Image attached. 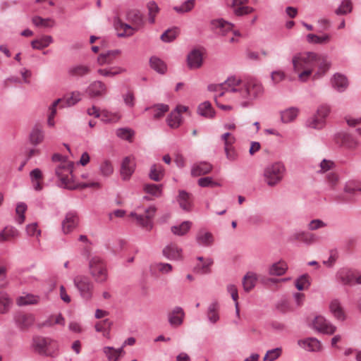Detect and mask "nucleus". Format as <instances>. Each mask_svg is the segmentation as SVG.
<instances>
[{"mask_svg": "<svg viewBox=\"0 0 361 361\" xmlns=\"http://www.w3.org/2000/svg\"><path fill=\"white\" fill-rule=\"evenodd\" d=\"M85 92L90 98H101L106 95L108 88L102 81L94 80L88 85Z\"/></svg>", "mask_w": 361, "mask_h": 361, "instance_id": "nucleus-9", "label": "nucleus"}, {"mask_svg": "<svg viewBox=\"0 0 361 361\" xmlns=\"http://www.w3.org/2000/svg\"><path fill=\"white\" fill-rule=\"evenodd\" d=\"M123 352V347L118 349H114L112 347H104V353L107 356L109 361H117Z\"/></svg>", "mask_w": 361, "mask_h": 361, "instance_id": "nucleus-51", "label": "nucleus"}, {"mask_svg": "<svg viewBox=\"0 0 361 361\" xmlns=\"http://www.w3.org/2000/svg\"><path fill=\"white\" fill-rule=\"evenodd\" d=\"M135 167L134 159L131 157H126L123 159L121 167V174L123 179L126 180L129 178L133 173Z\"/></svg>", "mask_w": 361, "mask_h": 361, "instance_id": "nucleus-16", "label": "nucleus"}, {"mask_svg": "<svg viewBox=\"0 0 361 361\" xmlns=\"http://www.w3.org/2000/svg\"><path fill=\"white\" fill-rule=\"evenodd\" d=\"M168 125L173 128H178L181 123V115L180 114L179 107L171 111L166 119Z\"/></svg>", "mask_w": 361, "mask_h": 361, "instance_id": "nucleus-33", "label": "nucleus"}, {"mask_svg": "<svg viewBox=\"0 0 361 361\" xmlns=\"http://www.w3.org/2000/svg\"><path fill=\"white\" fill-rule=\"evenodd\" d=\"M212 25L219 30V34L225 35L229 31H233V25L223 19H218L212 21Z\"/></svg>", "mask_w": 361, "mask_h": 361, "instance_id": "nucleus-30", "label": "nucleus"}, {"mask_svg": "<svg viewBox=\"0 0 361 361\" xmlns=\"http://www.w3.org/2000/svg\"><path fill=\"white\" fill-rule=\"evenodd\" d=\"M169 110V107L167 104H157L151 107H147L145 111H152L153 114V118L155 119L159 118L165 114Z\"/></svg>", "mask_w": 361, "mask_h": 361, "instance_id": "nucleus-31", "label": "nucleus"}, {"mask_svg": "<svg viewBox=\"0 0 361 361\" xmlns=\"http://www.w3.org/2000/svg\"><path fill=\"white\" fill-rule=\"evenodd\" d=\"M298 109L295 107L287 109L281 113V118L283 123H290L298 116Z\"/></svg>", "mask_w": 361, "mask_h": 361, "instance_id": "nucleus-42", "label": "nucleus"}, {"mask_svg": "<svg viewBox=\"0 0 361 361\" xmlns=\"http://www.w3.org/2000/svg\"><path fill=\"white\" fill-rule=\"evenodd\" d=\"M198 114L206 118H213L214 111L212 107V104L209 102H204L200 104L197 109Z\"/></svg>", "mask_w": 361, "mask_h": 361, "instance_id": "nucleus-40", "label": "nucleus"}, {"mask_svg": "<svg viewBox=\"0 0 361 361\" xmlns=\"http://www.w3.org/2000/svg\"><path fill=\"white\" fill-rule=\"evenodd\" d=\"M127 18L134 23L137 28L143 24V16L137 9L130 10L127 13Z\"/></svg>", "mask_w": 361, "mask_h": 361, "instance_id": "nucleus-35", "label": "nucleus"}, {"mask_svg": "<svg viewBox=\"0 0 361 361\" xmlns=\"http://www.w3.org/2000/svg\"><path fill=\"white\" fill-rule=\"evenodd\" d=\"M27 209V206L25 203H18L16 206V212L18 214V217L16 219L17 222L20 224H23L25 221L24 213Z\"/></svg>", "mask_w": 361, "mask_h": 361, "instance_id": "nucleus-63", "label": "nucleus"}, {"mask_svg": "<svg viewBox=\"0 0 361 361\" xmlns=\"http://www.w3.org/2000/svg\"><path fill=\"white\" fill-rule=\"evenodd\" d=\"M264 91L262 84L257 80H250L243 85L239 90L240 97L243 99L251 100L262 94Z\"/></svg>", "mask_w": 361, "mask_h": 361, "instance_id": "nucleus-7", "label": "nucleus"}, {"mask_svg": "<svg viewBox=\"0 0 361 361\" xmlns=\"http://www.w3.org/2000/svg\"><path fill=\"white\" fill-rule=\"evenodd\" d=\"M144 190L148 194L155 197H160L162 192V185L156 184H145Z\"/></svg>", "mask_w": 361, "mask_h": 361, "instance_id": "nucleus-54", "label": "nucleus"}, {"mask_svg": "<svg viewBox=\"0 0 361 361\" xmlns=\"http://www.w3.org/2000/svg\"><path fill=\"white\" fill-rule=\"evenodd\" d=\"M319 71L314 75L313 79L322 77L329 70L331 63L326 60V57L321 55V60L317 62Z\"/></svg>", "mask_w": 361, "mask_h": 361, "instance_id": "nucleus-39", "label": "nucleus"}, {"mask_svg": "<svg viewBox=\"0 0 361 361\" xmlns=\"http://www.w3.org/2000/svg\"><path fill=\"white\" fill-rule=\"evenodd\" d=\"M286 167L281 162L268 165L264 170V180L270 187L278 185L283 178Z\"/></svg>", "mask_w": 361, "mask_h": 361, "instance_id": "nucleus-4", "label": "nucleus"}, {"mask_svg": "<svg viewBox=\"0 0 361 361\" xmlns=\"http://www.w3.org/2000/svg\"><path fill=\"white\" fill-rule=\"evenodd\" d=\"M312 327L319 332L329 335L334 334L336 330V327L322 316H317L314 318Z\"/></svg>", "mask_w": 361, "mask_h": 361, "instance_id": "nucleus-10", "label": "nucleus"}, {"mask_svg": "<svg viewBox=\"0 0 361 361\" xmlns=\"http://www.w3.org/2000/svg\"><path fill=\"white\" fill-rule=\"evenodd\" d=\"M35 322L34 317L32 314L20 315L16 322L21 329H26L31 326Z\"/></svg>", "mask_w": 361, "mask_h": 361, "instance_id": "nucleus-41", "label": "nucleus"}, {"mask_svg": "<svg viewBox=\"0 0 361 361\" xmlns=\"http://www.w3.org/2000/svg\"><path fill=\"white\" fill-rule=\"evenodd\" d=\"M78 221L79 219L75 212H68L61 224L63 233H69L75 229L78 224Z\"/></svg>", "mask_w": 361, "mask_h": 361, "instance_id": "nucleus-11", "label": "nucleus"}, {"mask_svg": "<svg viewBox=\"0 0 361 361\" xmlns=\"http://www.w3.org/2000/svg\"><path fill=\"white\" fill-rule=\"evenodd\" d=\"M89 271L94 281L104 283L108 280V269L105 262L98 256L91 257L88 263Z\"/></svg>", "mask_w": 361, "mask_h": 361, "instance_id": "nucleus-3", "label": "nucleus"}, {"mask_svg": "<svg viewBox=\"0 0 361 361\" xmlns=\"http://www.w3.org/2000/svg\"><path fill=\"white\" fill-rule=\"evenodd\" d=\"M183 250L175 243H170L162 250L163 255L169 260H180L183 258Z\"/></svg>", "mask_w": 361, "mask_h": 361, "instance_id": "nucleus-13", "label": "nucleus"}, {"mask_svg": "<svg viewBox=\"0 0 361 361\" xmlns=\"http://www.w3.org/2000/svg\"><path fill=\"white\" fill-rule=\"evenodd\" d=\"M73 163L63 161L55 169V174L61 182V185L67 189L75 190L90 187H99V183L91 182L87 183L75 184L73 183Z\"/></svg>", "mask_w": 361, "mask_h": 361, "instance_id": "nucleus-1", "label": "nucleus"}, {"mask_svg": "<svg viewBox=\"0 0 361 361\" xmlns=\"http://www.w3.org/2000/svg\"><path fill=\"white\" fill-rule=\"evenodd\" d=\"M332 85L338 91L343 92L346 89L348 83L344 75L337 73L334 75Z\"/></svg>", "mask_w": 361, "mask_h": 361, "instance_id": "nucleus-32", "label": "nucleus"}, {"mask_svg": "<svg viewBox=\"0 0 361 361\" xmlns=\"http://www.w3.org/2000/svg\"><path fill=\"white\" fill-rule=\"evenodd\" d=\"M213 260L211 258L206 259L202 265H197L195 267V271L200 274H207L210 271L209 267L213 264Z\"/></svg>", "mask_w": 361, "mask_h": 361, "instance_id": "nucleus-59", "label": "nucleus"}, {"mask_svg": "<svg viewBox=\"0 0 361 361\" xmlns=\"http://www.w3.org/2000/svg\"><path fill=\"white\" fill-rule=\"evenodd\" d=\"M292 238L295 240H298L308 245L315 243L317 240L314 234L307 231L296 232L293 235Z\"/></svg>", "mask_w": 361, "mask_h": 361, "instance_id": "nucleus-24", "label": "nucleus"}, {"mask_svg": "<svg viewBox=\"0 0 361 361\" xmlns=\"http://www.w3.org/2000/svg\"><path fill=\"white\" fill-rule=\"evenodd\" d=\"M35 350L42 355L54 357L57 350L56 343L51 338L37 336L33 338Z\"/></svg>", "mask_w": 361, "mask_h": 361, "instance_id": "nucleus-5", "label": "nucleus"}, {"mask_svg": "<svg viewBox=\"0 0 361 361\" xmlns=\"http://www.w3.org/2000/svg\"><path fill=\"white\" fill-rule=\"evenodd\" d=\"M295 287L299 290H302L309 287L310 283L307 274H303L296 279L295 282Z\"/></svg>", "mask_w": 361, "mask_h": 361, "instance_id": "nucleus-58", "label": "nucleus"}, {"mask_svg": "<svg viewBox=\"0 0 361 361\" xmlns=\"http://www.w3.org/2000/svg\"><path fill=\"white\" fill-rule=\"evenodd\" d=\"M126 69L121 67H111L109 68H99L97 72L99 75L113 78L124 73Z\"/></svg>", "mask_w": 361, "mask_h": 361, "instance_id": "nucleus-36", "label": "nucleus"}, {"mask_svg": "<svg viewBox=\"0 0 361 361\" xmlns=\"http://www.w3.org/2000/svg\"><path fill=\"white\" fill-rule=\"evenodd\" d=\"M329 309L334 317L340 321H343L345 319V315L343 309L338 300H333L329 305Z\"/></svg>", "mask_w": 361, "mask_h": 361, "instance_id": "nucleus-22", "label": "nucleus"}, {"mask_svg": "<svg viewBox=\"0 0 361 361\" xmlns=\"http://www.w3.org/2000/svg\"><path fill=\"white\" fill-rule=\"evenodd\" d=\"M257 276L255 273L249 271L243 279V288L246 292L250 291L256 285Z\"/></svg>", "mask_w": 361, "mask_h": 361, "instance_id": "nucleus-28", "label": "nucleus"}, {"mask_svg": "<svg viewBox=\"0 0 361 361\" xmlns=\"http://www.w3.org/2000/svg\"><path fill=\"white\" fill-rule=\"evenodd\" d=\"M38 302L39 297L32 294H27L25 295L19 296L16 300V304L18 306L35 305L38 303Z\"/></svg>", "mask_w": 361, "mask_h": 361, "instance_id": "nucleus-38", "label": "nucleus"}, {"mask_svg": "<svg viewBox=\"0 0 361 361\" xmlns=\"http://www.w3.org/2000/svg\"><path fill=\"white\" fill-rule=\"evenodd\" d=\"M116 135L118 137L131 142L135 135V131L129 128H120L116 130Z\"/></svg>", "mask_w": 361, "mask_h": 361, "instance_id": "nucleus-47", "label": "nucleus"}, {"mask_svg": "<svg viewBox=\"0 0 361 361\" xmlns=\"http://www.w3.org/2000/svg\"><path fill=\"white\" fill-rule=\"evenodd\" d=\"M147 8L148 10L149 22L151 24L155 23V17L159 12V7L154 1H150L147 4Z\"/></svg>", "mask_w": 361, "mask_h": 361, "instance_id": "nucleus-50", "label": "nucleus"}, {"mask_svg": "<svg viewBox=\"0 0 361 361\" xmlns=\"http://www.w3.org/2000/svg\"><path fill=\"white\" fill-rule=\"evenodd\" d=\"M203 59L200 51L194 49L189 53L187 57V63L189 68L197 69L202 65Z\"/></svg>", "mask_w": 361, "mask_h": 361, "instance_id": "nucleus-18", "label": "nucleus"}, {"mask_svg": "<svg viewBox=\"0 0 361 361\" xmlns=\"http://www.w3.org/2000/svg\"><path fill=\"white\" fill-rule=\"evenodd\" d=\"M32 23L37 27H52L55 25V21L51 18H42L40 16H34L32 19Z\"/></svg>", "mask_w": 361, "mask_h": 361, "instance_id": "nucleus-48", "label": "nucleus"}, {"mask_svg": "<svg viewBox=\"0 0 361 361\" xmlns=\"http://www.w3.org/2000/svg\"><path fill=\"white\" fill-rule=\"evenodd\" d=\"M287 269V264L284 261H279L270 266L269 268V274L281 276L286 272Z\"/></svg>", "mask_w": 361, "mask_h": 361, "instance_id": "nucleus-26", "label": "nucleus"}, {"mask_svg": "<svg viewBox=\"0 0 361 361\" xmlns=\"http://www.w3.org/2000/svg\"><path fill=\"white\" fill-rule=\"evenodd\" d=\"M149 176L154 181H160L164 177V169L161 165L154 164L151 166Z\"/></svg>", "mask_w": 361, "mask_h": 361, "instance_id": "nucleus-49", "label": "nucleus"}, {"mask_svg": "<svg viewBox=\"0 0 361 361\" xmlns=\"http://www.w3.org/2000/svg\"><path fill=\"white\" fill-rule=\"evenodd\" d=\"M73 283L83 299L90 300L92 298L94 283L88 276L78 275L74 278Z\"/></svg>", "mask_w": 361, "mask_h": 361, "instance_id": "nucleus-6", "label": "nucleus"}, {"mask_svg": "<svg viewBox=\"0 0 361 361\" xmlns=\"http://www.w3.org/2000/svg\"><path fill=\"white\" fill-rule=\"evenodd\" d=\"M197 183H198V185L202 188H207V187L214 188L216 186H219V184L218 183L214 181L213 178L212 177H209V176L200 178L198 180Z\"/></svg>", "mask_w": 361, "mask_h": 361, "instance_id": "nucleus-62", "label": "nucleus"}, {"mask_svg": "<svg viewBox=\"0 0 361 361\" xmlns=\"http://www.w3.org/2000/svg\"><path fill=\"white\" fill-rule=\"evenodd\" d=\"M196 241L200 245L207 247L213 243L214 237L210 232L201 230L196 235Z\"/></svg>", "mask_w": 361, "mask_h": 361, "instance_id": "nucleus-25", "label": "nucleus"}, {"mask_svg": "<svg viewBox=\"0 0 361 361\" xmlns=\"http://www.w3.org/2000/svg\"><path fill=\"white\" fill-rule=\"evenodd\" d=\"M321 60V55L309 51L305 53H299L293 56L292 63L293 71L295 73L300 72L302 69L314 70L317 65V62Z\"/></svg>", "mask_w": 361, "mask_h": 361, "instance_id": "nucleus-2", "label": "nucleus"}, {"mask_svg": "<svg viewBox=\"0 0 361 361\" xmlns=\"http://www.w3.org/2000/svg\"><path fill=\"white\" fill-rule=\"evenodd\" d=\"M90 66L84 64H75L67 70L68 76L71 78H82L90 74Z\"/></svg>", "mask_w": 361, "mask_h": 361, "instance_id": "nucleus-14", "label": "nucleus"}, {"mask_svg": "<svg viewBox=\"0 0 361 361\" xmlns=\"http://www.w3.org/2000/svg\"><path fill=\"white\" fill-rule=\"evenodd\" d=\"M177 200L180 204V207L183 210L189 211L190 209V195L189 193L185 190H180Z\"/></svg>", "mask_w": 361, "mask_h": 361, "instance_id": "nucleus-37", "label": "nucleus"}, {"mask_svg": "<svg viewBox=\"0 0 361 361\" xmlns=\"http://www.w3.org/2000/svg\"><path fill=\"white\" fill-rule=\"evenodd\" d=\"M298 345L309 352H317L322 348L321 343L316 338H307L305 339L299 340Z\"/></svg>", "mask_w": 361, "mask_h": 361, "instance_id": "nucleus-17", "label": "nucleus"}, {"mask_svg": "<svg viewBox=\"0 0 361 361\" xmlns=\"http://www.w3.org/2000/svg\"><path fill=\"white\" fill-rule=\"evenodd\" d=\"M178 35V30L176 27L168 29L161 35V39L164 42H171L176 38Z\"/></svg>", "mask_w": 361, "mask_h": 361, "instance_id": "nucleus-56", "label": "nucleus"}, {"mask_svg": "<svg viewBox=\"0 0 361 361\" xmlns=\"http://www.w3.org/2000/svg\"><path fill=\"white\" fill-rule=\"evenodd\" d=\"M156 207H149V208L145 209V214H137L135 212H131L130 216L135 218L137 224L146 229L147 231H150L153 228V218L156 213Z\"/></svg>", "mask_w": 361, "mask_h": 361, "instance_id": "nucleus-8", "label": "nucleus"}, {"mask_svg": "<svg viewBox=\"0 0 361 361\" xmlns=\"http://www.w3.org/2000/svg\"><path fill=\"white\" fill-rule=\"evenodd\" d=\"M192 223L189 221H183L178 226H173L171 228V232L176 235H184L190 229Z\"/></svg>", "mask_w": 361, "mask_h": 361, "instance_id": "nucleus-45", "label": "nucleus"}, {"mask_svg": "<svg viewBox=\"0 0 361 361\" xmlns=\"http://www.w3.org/2000/svg\"><path fill=\"white\" fill-rule=\"evenodd\" d=\"M219 305L218 302L214 301L212 302L208 307L207 316L208 320L212 323L215 324L219 320Z\"/></svg>", "mask_w": 361, "mask_h": 361, "instance_id": "nucleus-27", "label": "nucleus"}, {"mask_svg": "<svg viewBox=\"0 0 361 361\" xmlns=\"http://www.w3.org/2000/svg\"><path fill=\"white\" fill-rule=\"evenodd\" d=\"M307 42L310 44H324L328 43L331 39V36L325 34L322 36H318L314 34H308L306 37Z\"/></svg>", "mask_w": 361, "mask_h": 361, "instance_id": "nucleus-43", "label": "nucleus"}, {"mask_svg": "<svg viewBox=\"0 0 361 361\" xmlns=\"http://www.w3.org/2000/svg\"><path fill=\"white\" fill-rule=\"evenodd\" d=\"M338 280L344 285L353 286L357 283L358 276L351 269H343L338 273Z\"/></svg>", "mask_w": 361, "mask_h": 361, "instance_id": "nucleus-15", "label": "nucleus"}, {"mask_svg": "<svg viewBox=\"0 0 361 361\" xmlns=\"http://www.w3.org/2000/svg\"><path fill=\"white\" fill-rule=\"evenodd\" d=\"M185 317V312L182 307H175L168 314V321L170 325L173 327H178L180 326Z\"/></svg>", "mask_w": 361, "mask_h": 361, "instance_id": "nucleus-12", "label": "nucleus"}, {"mask_svg": "<svg viewBox=\"0 0 361 361\" xmlns=\"http://www.w3.org/2000/svg\"><path fill=\"white\" fill-rule=\"evenodd\" d=\"M195 0H187L180 6H175L173 9L178 13H185L191 11L195 6Z\"/></svg>", "mask_w": 361, "mask_h": 361, "instance_id": "nucleus-60", "label": "nucleus"}, {"mask_svg": "<svg viewBox=\"0 0 361 361\" xmlns=\"http://www.w3.org/2000/svg\"><path fill=\"white\" fill-rule=\"evenodd\" d=\"M227 290L231 294L232 299L235 302V312L236 314L239 316V308H238V293L237 287L233 284H229L227 286Z\"/></svg>", "mask_w": 361, "mask_h": 361, "instance_id": "nucleus-61", "label": "nucleus"}, {"mask_svg": "<svg viewBox=\"0 0 361 361\" xmlns=\"http://www.w3.org/2000/svg\"><path fill=\"white\" fill-rule=\"evenodd\" d=\"M353 4L350 0H343L339 7L336 9L335 13L338 16L346 15L352 11Z\"/></svg>", "mask_w": 361, "mask_h": 361, "instance_id": "nucleus-52", "label": "nucleus"}, {"mask_svg": "<svg viewBox=\"0 0 361 361\" xmlns=\"http://www.w3.org/2000/svg\"><path fill=\"white\" fill-rule=\"evenodd\" d=\"M213 166L208 162H200L192 166L191 175L192 176H200L209 173L212 171Z\"/></svg>", "mask_w": 361, "mask_h": 361, "instance_id": "nucleus-21", "label": "nucleus"}, {"mask_svg": "<svg viewBox=\"0 0 361 361\" xmlns=\"http://www.w3.org/2000/svg\"><path fill=\"white\" fill-rule=\"evenodd\" d=\"M246 0H232L231 6L233 8V13L241 16L250 13L253 11V8L250 6H244Z\"/></svg>", "mask_w": 361, "mask_h": 361, "instance_id": "nucleus-20", "label": "nucleus"}, {"mask_svg": "<svg viewBox=\"0 0 361 361\" xmlns=\"http://www.w3.org/2000/svg\"><path fill=\"white\" fill-rule=\"evenodd\" d=\"M64 102L67 106H71L81 100V93L78 91L73 92L70 95L63 98Z\"/></svg>", "mask_w": 361, "mask_h": 361, "instance_id": "nucleus-55", "label": "nucleus"}, {"mask_svg": "<svg viewBox=\"0 0 361 361\" xmlns=\"http://www.w3.org/2000/svg\"><path fill=\"white\" fill-rule=\"evenodd\" d=\"M12 305V300L7 293H0V314H6Z\"/></svg>", "mask_w": 361, "mask_h": 361, "instance_id": "nucleus-46", "label": "nucleus"}, {"mask_svg": "<svg viewBox=\"0 0 361 361\" xmlns=\"http://www.w3.org/2000/svg\"><path fill=\"white\" fill-rule=\"evenodd\" d=\"M52 42V37L49 35H46L39 39L32 41L31 45L33 49L40 50L48 47Z\"/></svg>", "mask_w": 361, "mask_h": 361, "instance_id": "nucleus-44", "label": "nucleus"}, {"mask_svg": "<svg viewBox=\"0 0 361 361\" xmlns=\"http://www.w3.org/2000/svg\"><path fill=\"white\" fill-rule=\"evenodd\" d=\"M30 142L33 145H37L42 143L44 139V132L40 124H35L32 128L30 136Z\"/></svg>", "mask_w": 361, "mask_h": 361, "instance_id": "nucleus-19", "label": "nucleus"}, {"mask_svg": "<svg viewBox=\"0 0 361 361\" xmlns=\"http://www.w3.org/2000/svg\"><path fill=\"white\" fill-rule=\"evenodd\" d=\"M99 169L101 173L104 176H110L114 171L112 164L108 160H105L101 164Z\"/></svg>", "mask_w": 361, "mask_h": 361, "instance_id": "nucleus-64", "label": "nucleus"}, {"mask_svg": "<svg viewBox=\"0 0 361 361\" xmlns=\"http://www.w3.org/2000/svg\"><path fill=\"white\" fill-rule=\"evenodd\" d=\"M281 348H276L271 350H269L264 355L263 360L264 361H274L281 356Z\"/></svg>", "mask_w": 361, "mask_h": 361, "instance_id": "nucleus-57", "label": "nucleus"}, {"mask_svg": "<svg viewBox=\"0 0 361 361\" xmlns=\"http://www.w3.org/2000/svg\"><path fill=\"white\" fill-rule=\"evenodd\" d=\"M18 235L19 232L15 227L7 226L0 233V243L16 238Z\"/></svg>", "mask_w": 361, "mask_h": 361, "instance_id": "nucleus-29", "label": "nucleus"}, {"mask_svg": "<svg viewBox=\"0 0 361 361\" xmlns=\"http://www.w3.org/2000/svg\"><path fill=\"white\" fill-rule=\"evenodd\" d=\"M224 84V89L226 92H238L243 87L241 80L235 77L228 78Z\"/></svg>", "mask_w": 361, "mask_h": 361, "instance_id": "nucleus-23", "label": "nucleus"}, {"mask_svg": "<svg viewBox=\"0 0 361 361\" xmlns=\"http://www.w3.org/2000/svg\"><path fill=\"white\" fill-rule=\"evenodd\" d=\"M306 125L313 129H322L325 126V120L314 115L307 121Z\"/></svg>", "mask_w": 361, "mask_h": 361, "instance_id": "nucleus-53", "label": "nucleus"}, {"mask_svg": "<svg viewBox=\"0 0 361 361\" xmlns=\"http://www.w3.org/2000/svg\"><path fill=\"white\" fill-rule=\"evenodd\" d=\"M149 63L151 68L160 74H164L167 70L165 63L157 56H152Z\"/></svg>", "mask_w": 361, "mask_h": 361, "instance_id": "nucleus-34", "label": "nucleus"}]
</instances>
